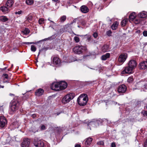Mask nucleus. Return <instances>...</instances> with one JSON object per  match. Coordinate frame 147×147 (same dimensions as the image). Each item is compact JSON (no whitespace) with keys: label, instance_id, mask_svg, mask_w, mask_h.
Here are the masks:
<instances>
[{"label":"nucleus","instance_id":"f257e3e1","mask_svg":"<svg viewBox=\"0 0 147 147\" xmlns=\"http://www.w3.org/2000/svg\"><path fill=\"white\" fill-rule=\"evenodd\" d=\"M20 103L17 100H13L11 103L9 109V113L13 114L18 110L19 108Z\"/></svg>","mask_w":147,"mask_h":147},{"label":"nucleus","instance_id":"f03ea898","mask_svg":"<svg viewBox=\"0 0 147 147\" xmlns=\"http://www.w3.org/2000/svg\"><path fill=\"white\" fill-rule=\"evenodd\" d=\"M88 99L87 96L86 94H81L78 99V102L81 106L85 105L88 101Z\"/></svg>","mask_w":147,"mask_h":147},{"label":"nucleus","instance_id":"7ed1b4c3","mask_svg":"<svg viewBox=\"0 0 147 147\" xmlns=\"http://www.w3.org/2000/svg\"><path fill=\"white\" fill-rule=\"evenodd\" d=\"M75 96L74 93H70L65 95L63 98L62 102L63 103L66 104L69 102L73 99Z\"/></svg>","mask_w":147,"mask_h":147},{"label":"nucleus","instance_id":"20e7f679","mask_svg":"<svg viewBox=\"0 0 147 147\" xmlns=\"http://www.w3.org/2000/svg\"><path fill=\"white\" fill-rule=\"evenodd\" d=\"M86 47L78 45L76 46L73 49V51L76 53L80 54L86 50Z\"/></svg>","mask_w":147,"mask_h":147},{"label":"nucleus","instance_id":"39448f33","mask_svg":"<svg viewBox=\"0 0 147 147\" xmlns=\"http://www.w3.org/2000/svg\"><path fill=\"white\" fill-rule=\"evenodd\" d=\"M127 57V55L125 53H122L119 56L118 60L119 62L122 64L126 60Z\"/></svg>","mask_w":147,"mask_h":147},{"label":"nucleus","instance_id":"423d86ee","mask_svg":"<svg viewBox=\"0 0 147 147\" xmlns=\"http://www.w3.org/2000/svg\"><path fill=\"white\" fill-rule=\"evenodd\" d=\"M7 124V121L3 116H0V127L1 128L5 127Z\"/></svg>","mask_w":147,"mask_h":147},{"label":"nucleus","instance_id":"0eeeda50","mask_svg":"<svg viewBox=\"0 0 147 147\" xmlns=\"http://www.w3.org/2000/svg\"><path fill=\"white\" fill-rule=\"evenodd\" d=\"M34 145L36 147H43L44 144L41 140L35 139L33 142Z\"/></svg>","mask_w":147,"mask_h":147},{"label":"nucleus","instance_id":"6e6552de","mask_svg":"<svg viewBox=\"0 0 147 147\" xmlns=\"http://www.w3.org/2000/svg\"><path fill=\"white\" fill-rule=\"evenodd\" d=\"M30 142V140L29 139L24 138L21 144V147H29Z\"/></svg>","mask_w":147,"mask_h":147},{"label":"nucleus","instance_id":"1a4fd4ad","mask_svg":"<svg viewBox=\"0 0 147 147\" xmlns=\"http://www.w3.org/2000/svg\"><path fill=\"white\" fill-rule=\"evenodd\" d=\"M126 86L124 84H122L118 87L117 91L119 93H123L126 91Z\"/></svg>","mask_w":147,"mask_h":147},{"label":"nucleus","instance_id":"9d476101","mask_svg":"<svg viewBox=\"0 0 147 147\" xmlns=\"http://www.w3.org/2000/svg\"><path fill=\"white\" fill-rule=\"evenodd\" d=\"M59 86V82H54L51 85V88L53 90L58 91L60 90V88Z\"/></svg>","mask_w":147,"mask_h":147},{"label":"nucleus","instance_id":"9b49d317","mask_svg":"<svg viewBox=\"0 0 147 147\" xmlns=\"http://www.w3.org/2000/svg\"><path fill=\"white\" fill-rule=\"evenodd\" d=\"M128 66L134 69L136 67L137 63L136 61L134 60H130L128 63Z\"/></svg>","mask_w":147,"mask_h":147},{"label":"nucleus","instance_id":"f8f14e48","mask_svg":"<svg viewBox=\"0 0 147 147\" xmlns=\"http://www.w3.org/2000/svg\"><path fill=\"white\" fill-rule=\"evenodd\" d=\"M139 67L141 69H145L147 68V61H143L140 62L139 65Z\"/></svg>","mask_w":147,"mask_h":147},{"label":"nucleus","instance_id":"ddd939ff","mask_svg":"<svg viewBox=\"0 0 147 147\" xmlns=\"http://www.w3.org/2000/svg\"><path fill=\"white\" fill-rule=\"evenodd\" d=\"M59 87L60 88V90H62L65 89L67 87V83L63 81H61L59 82Z\"/></svg>","mask_w":147,"mask_h":147},{"label":"nucleus","instance_id":"4468645a","mask_svg":"<svg viewBox=\"0 0 147 147\" xmlns=\"http://www.w3.org/2000/svg\"><path fill=\"white\" fill-rule=\"evenodd\" d=\"M53 63L54 65H59L61 63L60 60L57 57H54L53 59Z\"/></svg>","mask_w":147,"mask_h":147},{"label":"nucleus","instance_id":"2eb2a0df","mask_svg":"<svg viewBox=\"0 0 147 147\" xmlns=\"http://www.w3.org/2000/svg\"><path fill=\"white\" fill-rule=\"evenodd\" d=\"M133 69L128 66L125 67L123 72V73L131 74L132 73Z\"/></svg>","mask_w":147,"mask_h":147},{"label":"nucleus","instance_id":"dca6fc26","mask_svg":"<svg viewBox=\"0 0 147 147\" xmlns=\"http://www.w3.org/2000/svg\"><path fill=\"white\" fill-rule=\"evenodd\" d=\"M80 9L81 12L84 13H86L89 11L88 8L85 5L82 6L80 7Z\"/></svg>","mask_w":147,"mask_h":147},{"label":"nucleus","instance_id":"f3484780","mask_svg":"<svg viewBox=\"0 0 147 147\" xmlns=\"http://www.w3.org/2000/svg\"><path fill=\"white\" fill-rule=\"evenodd\" d=\"M93 139L92 138L89 137L86 139L85 144L86 146H88L91 144Z\"/></svg>","mask_w":147,"mask_h":147},{"label":"nucleus","instance_id":"a211bd4d","mask_svg":"<svg viewBox=\"0 0 147 147\" xmlns=\"http://www.w3.org/2000/svg\"><path fill=\"white\" fill-rule=\"evenodd\" d=\"M109 46L105 44L101 48V50L103 52L105 53L108 51L109 50Z\"/></svg>","mask_w":147,"mask_h":147},{"label":"nucleus","instance_id":"6ab92c4d","mask_svg":"<svg viewBox=\"0 0 147 147\" xmlns=\"http://www.w3.org/2000/svg\"><path fill=\"white\" fill-rule=\"evenodd\" d=\"M14 2L13 0H8L6 3L5 5L10 8L12 7Z\"/></svg>","mask_w":147,"mask_h":147},{"label":"nucleus","instance_id":"aec40b11","mask_svg":"<svg viewBox=\"0 0 147 147\" xmlns=\"http://www.w3.org/2000/svg\"><path fill=\"white\" fill-rule=\"evenodd\" d=\"M44 92V90L41 88H39L36 90L35 92V94L36 96H40L42 95Z\"/></svg>","mask_w":147,"mask_h":147},{"label":"nucleus","instance_id":"412c9836","mask_svg":"<svg viewBox=\"0 0 147 147\" xmlns=\"http://www.w3.org/2000/svg\"><path fill=\"white\" fill-rule=\"evenodd\" d=\"M136 13L134 12L130 14L129 16V21L131 22L136 17Z\"/></svg>","mask_w":147,"mask_h":147},{"label":"nucleus","instance_id":"4be33fe9","mask_svg":"<svg viewBox=\"0 0 147 147\" xmlns=\"http://www.w3.org/2000/svg\"><path fill=\"white\" fill-rule=\"evenodd\" d=\"M9 8L7 7L6 5L5 6H2L0 7V9L3 12L5 13L9 11Z\"/></svg>","mask_w":147,"mask_h":147},{"label":"nucleus","instance_id":"5701e85b","mask_svg":"<svg viewBox=\"0 0 147 147\" xmlns=\"http://www.w3.org/2000/svg\"><path fill=\"white\" fill-rule=\"evenodd\" d=\"M139 17L141 18H144L147 16V13L145 11H143L140 13L138 15Z\"/></svg>","mask_w":147,"mask_h":147},{"label":"nucleus","instance_id":"b1692460","mask_svg":"<svg viewBox=\"0 0 147 147\" xmlns=\"http://www.w3.org/2000/svg\"><path fill=\"white\" fill-rule=\"evenodd\" d=\"M110 56V54L109 53H107L103 55L102 56L101 59L102 60H105L107 58H109Z\"/></svg>","mask_w":147,"mask_h":147},{"label":"nucleus","instance_id":"393cba45","mask_svg":"<svg viewBox=\"0 0 147 147\" xmlns=\"http://www.w3.org/2000/svg\"><path fill=\"white\" fill-rule=\"evenodd\" d=\"M118 24V22L117 21L115 22L111 26L112 29L113 30H116L117 28Z\"/></svg>","mask_w":147,"mask_h":147},{"label":"nucleus","instance_id":"a878e982","mask_svg":"<svg viewBox=\"0 0 147 147\" xmlns=\"http://www.w3.org/2000/svg\"><path fill=\"white\" fill-rule=\"evenodd\" d=\"M128 22V19L127 18L124 19L121 22V25L122 26H125Z\"/></svg>","mask_w":147,"mask_h":147},{"label":"nucleus","instance_id":"bb28decb","mask_svg":"<svg viewBox=\"0 0 147 147\" xmlns=\"http://www.w3.org/2000/svg\"><path fill=\"white\" fill-rule=\"evenodd\" d=\"M8 19L5 16H2L0 17V20L3 22H5L8 20Z\"/></svg>","mask_w":147,"mask_h":147},{"label":"nucleus","instance_id":"cd10ccee","mask_svg":"<svg viewBox=\"0 0 147 147\" xmlns=\"http://www.w3.org/2000/svg\"><path fill=\"white\" fill-rule=\"evenodd\" d=\"M76 20H74L72 21L70 23L68 24H67L66 25V26L67 27H72V25H73L74 24H76Z\"/></svg>","mask_w":147,"mask_h":147},{"label":"nucleus","instance_id":"c85d7f7f","mask_svg":"<svg viewBox=\"0 0 147 147\" xmlns=\"http://www.w3.org/2000/svg\"><path fill=\"white\" fill-rule=\"evenodd\" d=\"M66 19V16L64 15L61 17L60 19V21L61 22H64Z\"/></svg>","mask_w":147,"mask_h":147},{"label":"nucleus","instance_id":"c756f323","mask_svg":"<svg viewBox=\"0 0 147 147\" xmlns=\"http://www.w3.org/2000/svg\"><path fill=\"white\" fill-rule=\"evenodd\" d=\"M26 2L28 5H31L34 3L33 0H26Z\"/></svg>","mask_w":147,"mask_h":147},{"label":"nucleus","instance_id":"7c9ffc66","mask_svg":"<svg viewBox=\"0 0 147 147\" xmlns=\"http://www.w3.org/2000/svg\"><path fill=\"white\" fill-rule=\"evenodd\" d=\"M22 32L24 34H27L29 33L30 31L28 28H25Z\"/></svg>","mask_w":147,"mask_h":147},{"label":"nucleus","instance_id":"2f4dec72","mask_svg":"<svg viewBox=\"0 0 147 147\" xmlns=\"http://www.w3.org/2000/svg\"><path fill=\"white\" fill-rule=\"evenodd\" d=\"M31 50L33 52H35L36 50V47L34 45H32L31 47Z\"/></svg>","mask_w":147,"mask_h":147},{"label":"nucleus","instance_id":"473e14b6","mask_svg":"<svg viewBox=\"0 0 147 147\" xmlns=\"http://www.w3.org/2000/svg\"><path fill=\"white\" fill-rule=\"evenodd\" d=\"M74 40L76 43L80 41L79 38L77 36H75L74 38Z\"/></svg>","mask_w":147,"mask_h":147},{"label":"nucleus","instance_id":"72a5a7b5","mask_svg":"<svg viewBox=\"0 0 147 147\" xmlns=\"http://www.w3.org/2000/svg\"><path fill=\"white\" fill-rule=\"evenodd\" d=\"M44 20L43 18H40L38 20V23L39 24H41L44 23Z\"/></svg>","mask_w":147,"mask_h":147},{"label":"nucleus","instance_id":"f704fd0d","mask_svg":"<svg viewBox=\"0 0 147 147\" xmlns=\"http://www.w3.org/2000/svg\"><path fill=\"white\" fill-rule=\"evenodd\" d=\"M133 80V76H131L129 77L127 79V82L129 83H130Z\"/></svg>","mask_w":147,"mask_h":147},{"label":"nucleus","instance_id":"c9c22d12","mask_svg":"<svg viewBox=\"0 0 147 147\" xmlns=\"http://www.w3.org/2000/svg\"><path fill=\"white\" fill-rule=\"evenodd\" d=\"M134 22L135 24H138L140 22V19L136 18Z\"/></svg>","mask_w":147,"mask_h":147},{"label":"nucleus","instance_id":"e433bc0d","mask_svg":"<svg viewBox=\"0 0 147 147\" xmlns=\"http://www.w3.org/2000/svg\"><path fill=\"white\" fill-rule=\"evenodd\" d=\"M141 113L143 114L144 116L147 117V111H143L141 112Z\"/></svg>","mask_w":147,"mask_h":147},{"label":"nucleus","instance_id":"4c0bfd02","mask_svg":"<svg viewBox=\"0 0 147 147\" xmlns=\"http://www.w3.org/2000/svg\"><path fill=\"white\" fill-rule=\"evenodd\" d=\"M32 16H29L27 18V20L29 22H30L32 20Z\"/></svg>","mask_w":147,"mask_h":147},{"label":"nucleus","instance_id":"58836bf2","mask_svg":"<svg viewBox=\"0 0 147 147\" xmlns=\"http://www.w3.org/2000/svg\"><path fill=\"white\" fill-rule=\"evenodd\" d=\"M49 49V47H44L43 48L41 49L40 50H39V53H40V51H46L47 50V49Z\"/></svg>","mask_w":147,"mask_h":147},{"label":"nucleus","instance_id":"ea45409f","mask_svg":"<svg viewBox=\"0 0 147 147\" xmlns=\"http://www.w3.org/2000/svg\"><path fill=\"white\" fill-rule=\"evenodd\" d=\"M81 24L84 27L86 25V22L85 20H83L82 21Z\"/></svg>","mask_w":147,"mask_h":147},{"label":"nucleus","instance_id":"a19ab883","mask_svg":"<svg viewBox=\"0 0 147 147\" xmlns=\"http://www.w3.org/2000/svg\"><path fill=\"white\" fill-rule=\"evenodd\" d=\"M97 144L98 145H103L104 144V143L103 141H100L97 142Z\"/></svg>","mask_w":147,"mask_h":147},{"label":"nucleus","instance_id":"79ce46f5","mask_svg":"<svg viewBox=\"0 0 147 147\" xmlns=\"http://www.w3.org/2000/svg\"><path fill=\"white\" fill-rule=\"evenodd\" d=\"M111 33L112 32L111 30H109L107 32V34L109 36H110Z\"/></svg>","mask_w":147,"mask_h":147},{"label":"nucleus","instance_id":"37998d69","mask_svg":"<svg viewBox=\"0 0 147 147\" xmlns=\"http://www.w3.org/2000/svg\"><path fill=\"white\" fill-rule=\"evenodd\" d=\"M55 38V36H54L53 35L52 36L48 38L47 39L48 40H52Z\"/></svg>","mask_w":147,"mask_h":147},{"label":"nucleus","instance_id":"c03bdc74","mask_svg":"<svg viewBox=\"0 0 147 147\" xmlns=\"http://www.w3.org/2000/svg\"><path fill=\"white\" fill-rule=\"evenodd\" d=\"M143 35L144 36H147V31H144L143 32Z\"/></svg>","mask_w":147,"mask_h":147},{"label":"nucleus","instance_id":"a18cd8bd","mask_svg":"<svg viewBox=\"0 0 147 147\" xmlns=\"http://www.w3.org/2000/svg\"><path fill=\"white\" fill-rule=\"evenodd\" d=\"M93 37L96 38L97 37V36H98V34H97L96 33V32H95V33H94L93 34Z\"/></svg>","mask_w":147,"mask_h":147},{"label":"nucleus","instance_id":"49530a36","mask_svg":"<svg viewBox=\"0 0 147 147\" xmlns=\"http://www.w3.org/2000/svg\"><path fill=\"white\" fill-rule=\"evenodd\" d=\"M41 129L42 130H45L46 129L45 126L44 125H42L41 127Z\"/></svg>","mask_w":147,"mask_h":147},{"label":"nucleus","instance_id":"de8ad7c7","mask_svg":"<svg viewBox=\"0 0 147 147\" xmlns=\"http://www.w3.org/2000/svg\"><path fill=\"white\" fill-rule=\"evenodd\" d=\"M143 88L144 89L147 90V83L144 85Z\"/></svg>","mask_w":147,"mask_h":147},{"label":"nucleus","instance_id":"09e8293b","mask_svg":"<svg viewBox=\"0 0 147 147\" xmlns=\"http://www.w3.org/2000/svg\"><path fill=\"white\" fill-rule=\"evenodd\" d=\"M87 40L88 41H90L91 40V36H88Z\"/></svg>","mask_w":147,"mask_h":147},{"label":"nucleus","instance_id":"8fccbe9b","mask_svg":"<svg viewBox=\"0 0 147 147\" xmlns=\"http://www.w3.org/2000/svg\"><path fill=\"white\" fill-rule=\"evenodd\" d=\"M22 12L21 11H16L15 12V13L16 14H20Z\"/></svg>","mask_w":147,"mask_h":147},{"label":"nucleus","instance_id":"3c124183","mask_svg":"<svg viewBox=\"0 0 147 147\" xmlns=\"http://www.w3.org/2000/svg\"><path fill=\"white\" fill-rule=\"evenodd\" d=\"M144 147H147V139L144 142Z\"/></svg>","mask_w":147,"mask_h":147},{"label":"nucleus","instance_id":"603ef678","mask_svg":"<svg viewBox=\"0 0 147 147\" xmlns=\"http://www.w3.org/2000/svg\"><path fill=\"white\" fill-rule=\"evenodd\" d=\"M111 147H115L116 145L114 143H112L111 144Z\"/></svg>","mask_w":147,"mask_h":147},{"label":"nucleus","instance_id":"864d4df0","mask_svg":"<svg viewBox=\"0 0 147 147\" xmlns=\"http://www.w3.org/2000/svg\"><path fill=\"white\" fill-rule=\"evenodd\" d=\"M8 77V75L7 74H5L4 75V77L5 78L7 79Z\"/></svg>","mask_w":147,"mask_h":147},{"label":"nucleus","instance_id":"5fc2aeb1","mask_svg":"<svg viewBox=\"0 0 147 147\" xmlns=\"http://www.w3.org/2000/svg\"><path fill=\"white\" fill-rule=\"evenodd\" d=\"M75 147H81V146L79 144H76L75 145Z\"/></svg>","mask_w":147,"mask_h":147},{"label":"nucleus","instance_id":"6e6d98bb","mask_svg":"<svg viewBox=\"0 0 147 147\" xmlns=\"http://www.w3.org/2000/svg\"><path fill=\"white\" fill-rule=\"evenodd\" d=\"M4 87V86L0 85V88H3Z\"/></svg>","mask_w":147,"mask_h":147},{"label":"nucleus","instance_id":"4d7b16f0","mask_svg":"<svg viewBox=\"0 0 147 147\" xmlns=\"http://www.w3.org/2000/svg\"><path fill=\"white\" fill-rule=\"evenodd\" d=\"M52 0L55 2H56L57 1H58L59 0Z\"/></svg>","mask_w":147,"mask_h":147},{"label":"nucleus","instance_id":"13d9d810","mask_svg":"<svg viewBox=\"0 0 147 147\" xmlns=\"http://www.w3.org/2000/svg\"><path fill=\"white\" fill-rule=\"evenodd\" d=\"M50 22L53 24H55L54 22L53 21H50Z\"/></svg>","mask_w":147,"mask_h":147},{"label":"nucleus","instance_id":"bf43d9fd","mask_svg":"<svg viewBox=\"0 0 147 147\" xmlns=\"http://www.w3.org/2000/svg\"><path fill=\"white\" fill-rule=\"evenodd\" d=\"M78 27L79 28H80L81 27L79 25H78Z\"/></svg>","mask_w":147,"mask_h":147},{"label":"nucleus","instance_id":"052dcab7","mask_svg":"<svg viewBox=\"0 0 147 147\" xmlns=\"http://www.w3.org/2000/svg\"><path fill=\"white\" fill-rule=\"evenodd\" d=\"M33 43V42H28V43L30 44H32Z\"/></svg>","mask_w":147,"mask_h":147},{"label":"nucleus","instance_id":"680f3d73","mask_svg":"<svg viewBox=\"0 0 147 147\" xmlns=\"http://www.w3.org/2000/svg\"><path fill=\"white\" fill-rule=\"evenodd\" d=\"M60 114V113H57V115H59Z\"/></svg>","mask_w":147,"mask_h":147},{"label":"nucleus","instance_id":"e2e57ef3","mask_svg":"<svg viewBox=\"0 0 147 147\" xmlns=\"http://www.w3.org/2000/svg\"><path fill=\"white\" fill-rule=\"evenodd\" d=\"M10 95H11H11H12V96H13L14 95L13 94H10Z\"/></svg>","mask_w":147,"mask_h":147},{"label":"nucleus","instance_id":"0e129e2a","mask_svg":"<svg viewBox=\"0 0 147 147\" xmlns=\"http://www.w3.org/2000/svg\"><path fill=\"white\" fill-rule=\"evenodd\" d=\"M106 0H104V1H106Z\"/></svg>","mask_w":147,"mask_h":147},{"label":"nucleus","instance_id":"69168bd1","mask_svg":"<svg viewBox=\"0 0 147 147\" xmlns=\"http://www.w3.org/2000/svg\"><path fill=\"white\" fill-rule=\"evenodd\" d=\"M146 45H147V43L145 44Z\"/></svg>","mask_w":147,"mask_h":147}]
</instances>
